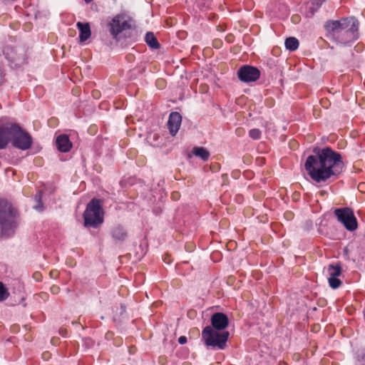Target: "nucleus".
<instances>
[{"label":"nucleus","instance_id":"19","mask_svg":"<svg viewBox=\"0 0 365 365\" xmlns=\"http://www.w3.org/2000/svg\"><path fill=\"white\" fill-rule=\"evenodd\" d=\"M329 277H337L341 274V268L339 264H329L327 267Z\"/></svg>","mask_w":365,"mask_h":365},{"label":"nucleus","instance_id":"21","mask_svg":"<svg viewBox=\"0 0 365 365\" xmlns=\"http://www.w3.org/2000/svg\"><path fill=\"white\" fill-rule=\"evenodd\" d=\"M329 284L332 289H337L341 284V281L337 277H329Z\"/></svg>","mask_w":365,"mask_h":365},{"label":"nucleus","instance_id":"11","mask_svg":"<svg viewBox=\"0 0 365 365\" xmlns=\"http://www.w3.org/2000/svg\"><path fill=\"white\" fill-rule=\"evenodd\" d=\"M13 125L12 123H7L5 125L0 126V149L6 148L9 141H11V128Z\"/></svg>","mask_w":365,"mask_h":365},{"label":"nucleus","instance_id":"2","mask_svg":"<svg viewBox=\"0 0 365 365\" xmlns=\"http://www.w3.org/2000/svg\"><path fill=\"white\" fill-rule=\"evenodd\" d=\"M210 321L212 326H207L202 331V339L207 346L224 349L230 336L229 331H223L228 327V317L224 313L217 312L212 315Z\"/></svg>","mask_w":365,"mask_h":365},{"label":"nucleus","instance_id":"1","mask_svg":"<svg viewBox=\"0 0 365 365\" xmlns=\"http://www.w3.org/2000/svg\"><path fill=\"white\" fill-rule=\"evenodd\" d=\"M315 155H309L304 168L310 178L317 182H325L331 176L339 174L343 167L341 155L329 148H314Z\"/></svg>","mask_w":365,"mask_h":365},{"label":"nucleus","instance_id":"26","mask_svg":"<svg viewBox=\"0 0 365 365\" xmlns=\"http://www.w3.org/2000/svg\"><path fill=\"white\" fill-rule=\"evenodd\" d=\"M298 19H299V16H292V21L296 23L298 21Z\"/></svg>","mask_w":365,"mask_h":365},{"label":"nucleus","instance_id":"20","mask_svg":"<svg viewBox=\"0 0 365 365\" xmlns=\"http://www.w3.org/2000/svg\"><path fill=\"white\" fill-rule=\"evenodd\" d=\"M9 297V292L4 284L0 282V302L6 300Z\"/></svg>","mask_w":365,"mask_h":365},{"label":"nucleus","instance_id":"22","mask_svg":"<svg viewBox=\"0 0 365 365\" xmlns=\"http://www.w3.org/2000/svg\"><path fill=\"white\" fill-rule=\"evenodd\" d=\"M249 135L254 140H258L261 137V131L257 128L251 129L249 132Z\"/></svg>","mask_w":365,"mask_h":365},{"label":"nucleus","instance_id":"12","mask_svg":"<svg viewBox=\"0 0 365 365\" xmlns=\"http://www.w3.org/2000/svg\"><path fill=\"white\" fill-rule=\"evenodd\" d=\"M182 121V117L180 114L178 112H173L170 114L168 121V127L170 131V133L174 136L178 133L180 124Z\"/></svg>","mask_w":365,"mask_h":365},{"label":"nucleus","instance_id":"13","mask_svg":"<svg viewBox=\"0 0 365 365\" xmlns=\"http://www.w3.org/2000/svg\"><path fill=\"white\" fill-rule=\"evenodd\" d=\"M56 145L61 153H67L72 148V143L66 134H61L56 137Z\"/></svg>","mask_w":365,"mask_h":365},{"label":"nucleus","instance_id":"30","mask_svg":"<svg viewBox=\"0 0 365 365\" xmlns=\"http://www.w3.org/2000/svg\"><path fill=\"white\" fill-rule=\"evenodd\" d=\"M86 4H89L92 1V0H84Z\"/></svg>","mask_w":365,"mask_h":365},{"label":"nucleus","instance_id":"16","mask_svg":"<svg viewBox=\"0 0 365 365\" xmlns=\"http://www.w3.org/2000/svg\"><path fill=\"white\" fill-rule=\"evenodd\" d=\"M147 44L153 49H158L160 45L153 32H148L145 36Z\"/></svg>","mask_w":365,"mask_h":365},{"label":"nucleus","instance_id":"4","mask_svg":"<svg viewBox=\"0 0 365 365\" xmlns=\"http://www.w3.org/2000/svg\"><path fill=\"white\" fill-rule=\"evenodd\" d=\"M83 219L86 227L96 228L103 223V216L100 200L93 199L88 203L83 213Z\"/></svg>","mask_w":365,"mask_h":365},{"label":"nucleus","instance_id":"6","mask_svg":"<svg viewBox=\"0 0 365 365\" xmlns=\"http://www.w3.org/2000/svg\"><path fill=\"white\" fill-rule=\"evenodd\" d=\"M130 20L122 14H117L108 21L107 28L113 38L117 40L118 35L123 31L131 28Z\"/></svg>","mask_w":365,"mask_h":365},{"label":"nucleus","instance_id":"29","mask_svg":"<svg viewBox=\"0 0 365 365\" xmlns=\"http://www.w3.org/2000/svg\"><path fill=\"white\" fill-rule=\"evenodd\" d=\"M177 195H178V192H173V193L172 194V197H173L174 199H175V198L177 197Z\"/></svg>","mask_w":365,"mask_h":365},{"label":"nucleus","instance_id":"18","mask_svg":"<svg viewBox=\"0 0 365 365\" xmlns=\"http://www.w3.org/2000/svg\"><path fill=\"white\" fill-rule=\"evenodd\" d=\"M285 47L287 49L294 51L299 47V41L295 37H289L285 40Z\"/></svg>","mask_w":365,"mask_h":365},{"label":"nucleus","instance_id":"24","mask_svg":"<svg viewBox=\"0 0 365 365\" xmlns=\"http://www.w3.org/2000/svg\"><path fill=\"white\" fill-rule=\"evenodd\" d=\"M178 342L180 344H184L187 342V337L185 336H181L178 338Z\"/></svg>","mask_w":365,"mask_h":365},{"label":"nucleus","instance_id":"28","mask_svg":"<svg viewBox=\"0 0 365 365\" xmlns=\"http://www.w3.org/2000/svg\"><path fill=\"white\" fill-rule=\"evenodd\" d=\"M3 82H4V77L2 76V73L0 72V86L2 84Z\"/></svg>","mask_w":365,"mask_h":365},{"label":"nucleus","instance_id":"15","mask_svg":"<svg viewBox=\"0 0 365 365\" xmlns=\"http://www.w3.org/2000/svg\"><path fill=\"white\" fill-rule=\"evenodd\" d=\"M110 235L114 241H124L128 236L126 230L123 227L117 225L110 230Z\"/></svg>","mask_w":365,"mask_h":365},{"label":"nucleus","instance_id":"8","mask_svg":"<svg viewBox=\"0 0 365 365\" xmlns=\"http://www.w3.org/2000/svg\"><path fill=\"white\" fill-rule=\"evenodd\" d=\"M334 214L339 222L342 223L349 231H354L357 228V221L354 212L349 207L338 208Z\"/></svg>","mask_w":365,"mask_h":365},{"label":"nucleus","instance_id":"27","mask_svg":"<svg viewBox=\"0 0 365 365\" xmlns=\"http://www.w3.org/2000/svg\"><path fill=\"white\" fill-rule=\"evenodd\" d=\"M120 309H121L120 314H122L123 312H125V307L122 304L120 305Z\"/></svg>","mask_w":365,"mask_h":365},{"label":"nucleus","instance_id":"17","mask_svg":"<svg viewBox=\"0 0 365 365\" xmlns=\"http://www.w3.org/2000/svg\"><path fill=\"white\" fill-rule=\"evenodd\" d=\"M192 153L197 157H199L202 160L206 161L210 157V152L203 147H195L193 148Z\"/></svg>","mask_w":365,"mask_h":365},{"label":"nucleus","instance_id":"25","mask_svg":"<svg viewBox=\"0 0 365 365\" xmlns=\"http://www.w3.org/2000/svg\"><path fill=\"white\" fill-rule=\"evenodd\" d=\"M364 188H365V184L361 183L359 185V189L360 191L364 192Z\"/></svg>","mask_w":365,"mask_h":365},{"label":"nucleus","instance_id":"9","mask_svg":"<svg viewBox=\"0 0 365 365\" xmlns=\"http://www.w3.org/2000/svg\"><path fill=\"white\" fill-rule=\"evenodd\" d=\"M349 18H343L338 21L329 20L324 24L327 37L331 40L335 39L339 36L343 29L348 26Z\"/></svg>","mask_w":365,"mask_h":365},{"label":"nucleus","instance_id":"3","mask_svg":"<svg viewBox=\"0 0 365 365\" xmlns=\"http://www.w3.org/2000/svg\"><path fill=\"white\" fill-rule=\"evenodd\" d=\"M19 225V215L12 205L0 200V237H10Z\"/></svg>","mask_w":365,"mask_h":365},{"label":"nucleus","instance_id":"5","mask_svg":"<svg viewBox=\"0 0 365 365\" xmlns=\"http://www.w3.org/2000/svg\"><path fill=\"white\" fill-rule=\"evenodd\" d=\"M11 134V143L14 147L23 150L31 148L32 145L31 136L27 132L23 130L19 125H13Z\"/></svg>","mask_w":365,"mask_h":365},{"label":"nucleus","instance_id":"23","mask_svg":"<svg viewBox=\"0 0 365 365\" xmlns=\"http://www.w3.org/2000/svg\"><path fill=\"white\" fill-rule=\"evenodd\" d=\"M41 192H39L38 194L35 195V200L37 202V205L34 206V209L36 210H40L42 207V202H41Z\"/></svg>","mask_w":365,"mask_h":365},{"label":"nucleus","instance_id":"7","mask_svg":"<svg viewBox=\"0 0 365 365\" xmlns=\"http://www.w3.org/2000/svg\"><path fill=\"white\" fill-rule=\"evenodd\" d=\"M359 21L355 18H349L348 26L343 29L339 36L335 39V42L340 44H346L356 40L358 37Z\"/></svg>","mask_w":365,"mask_h":365},{"label":"nucleus","instance_id":"10","mask_svg":"<svg viewBox=\"0 0 365 365\" xmlns=\"http://www.w3.org/2000/svg\"><path fill=\"white\" fill-rule=\"evenodd\" d=\"M237 75L241 81L249 83L259 79L260 72L257 68L246 65L239 69Z\"/></svg>","mask_w":365,"mask_h":365},{"label":"nucleus","instance_id":"14","mask_svg":"<svg viewBox=\"0 0 365 365\" xmlns=\"http://www.w3.org/2000/svg\"><path fill=\"white\" fill-rule=\"evenodd\" d=\"M76 27L79 31V39L81 42L88 40L91 36L89 23L77 22Z\"/></svg>","mask_w":365,"mask_h":365}]
</instances>
